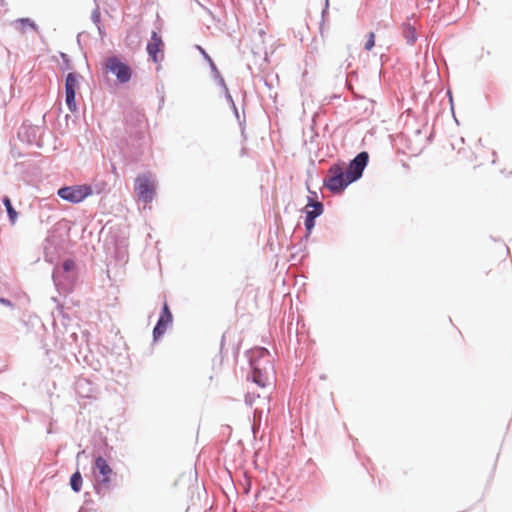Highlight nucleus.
Here are the masks:
<instances>
[{
	"label": "nucleus",
	"instance_id": "a211bd4d",
	"mask_svg": "<svg viewBox=\"0 0 512 512\" xmlns=\"http://www.w3.org/2000/svg\"><path fill=\"white\" fill-rule=\"evenodd\" d=\"M75 268V262L71 259H67L63 262V269L66 272H69Z\"/></svg>",
	"mask_w": 512,
	"mask_h": 512
},
{
	"label": "nucleus",
	"instance_id": "f3484780",
	"mask_svg": "<svg viewBox=\"0 0 512 512\" xmlns=\"http://www.w3.org/2000/svg\"><path fill=\"white\" fill-rule=\"evenodd\" d=\"M314 226H315V219L312 218V217L306 216L305 227H306V231H307L308 234L311 233V231L314 228Z\"/></svg>",
	"mask_w": 512,
	"mask_h": 512
},
{
	"label": "nucleus",
	"instance_id": "aec40b11",
	"mask_svg": "<svg viewBox=\"0 0 512 512\" xmlns=\"http://www.w3.org/2000/svg\"><path fill=\"white\" fill-rule=\"evenodd\" d=\"M0 303L4 304L6 306H12V303L9 300L5 299V298H1L0 299Z\"/></svg>",
	"mask_w": 512,
	"mask_h": 512
},
{
	"label": "nucleus",
	"instance_id": "0eeeda50",
	"mask_svg": "<svg viewBox=\"0 0 512 512\" xmlns=\"http://www.w3.org/2000/svg\"><path fill=\"white\" fill-rule=\"evenodd\" d=\"M105 67L108 71L115 74L117 80L121 83H126L131 79L132 72L130 67L115 56L107 58Z\"/></svg>",
	"mask_w": 512,
	"mask_h": 512
},
{
	"label": "nucleus",
	"instance_id": "9d476101",
	"mask_svg": "<svg viewBox=\"0 0 512 512\" xmlns=\"http://www.w3.org/2000/svg\"><path fill=\"white\" fill-rule=\"evenodd\" d=\"M172 319H173V317L169 310V307H168L167 303H164L160 318L153 330L154 339H158L165 333L168 325L171 324Z\"/></svg>",
	"mask_w": 512,
	"mask_h": 512
},
{
	"label": "nucleus",
	"instance_id": "39448f33",
	"mask_svg": "<svg viewBox=\"0 0 512 512\" xmlns=\"http://www.w3.org/2000/svg\"><path fill=\"white\" fill-rule=\"evenodd\" d=\"M82 75L77 72H70L65 79V102L71 112L77 111V103L75 100L76 92L80 88Z\"/></svg>",
	"mask_w": 512,
	"mask_h": 512
},
{
	"label": "nucleus",
	"instance_id": "9b49d317",
	"mask_svg": "<svg viewBox=\"0 0 512 512\" xmlns=\"http://www.w3.org/2000/svg\"><path fill=\"white\" fill-rule=\"evenodd\" d=\"M306 208V216L314 219L323 213V205L320 202H310Z\"/></svg>",
	"mask_w": 512,
	"mask_h": 512
},
{
	"label": "nucleus",
	"instance_id": "5701e85b",
	"mask_svg": "<svg viewBox=\"0 0 512 512\" xmlns=\"http://www.w3.org/2000/svg\"><path fill=\"white\" fill-rule=\"evenodd\" d=\"M245 152H246V151H245V148H242V149H241V154H245Z\"/></svg>",
	"mask_w": 512,
	"mask_h": 512
},
{
	"label": "nucleus",
	"instance_id": "412c9836",
	"mask_svg": "<svg viewBox=\"0 0 512 512\" xmlns=\"http://www.w3.org/2000/svg\"><path fill=\"white\" fill-rule=\"evenodd\" d=\"M61 56H62L64 62L66 63L67 68H69V59H68L67 55L62 53Z\"/></svg>",
	"mask_w": 512,
	"mask_h": 512
},
{
	"label": "nucleus",
	"instance_id": "1a4fd4ad",
	"mask_svg": "<svg viewBox=\"0 0 512 512\" xmlns=\"http://www.w3.org/2000/svg\"><path fill=\"white\" fill-rule=\"evenodd\" d=\"M163 47L161 37L156 32H152L151 40L147 44V52L153 62L159 63L163 59Z\"/></svg>",
	"mask_w": 512,
	"mask_h": 512
},
{
	"label": "nucleus",
	"instance_id": "20e7f679",
	"mask_svg": "<svg viewBox=\"0 0 512 512\" xmlns=\"http://www.w3.org/2000/svg\"><path fill=\"white\" fill-rule=\"evenodd\" d=\"M134 190L139 201L150 203L155 195V183L151 174H141L136 177Z\"/></svg>",
	"mask_w": 512,
	"mask_h": 512
},
{
	"label": "nucleus",
	"instance_id": "f03ea898",
	"mask_svg": "<svg viewBox=\"0 0 512 512\" xmlns=\"http://www.w3.org/2000/svg\"><path fill=\"white\" fill-rule=\"evenodd\" d=\"M352 182L344 167L338 164L330 167L324 180L325 186L334 193L341 192Z\"/></svg>",
	"mask_w": 512,
	"mask_h": 512
},
{
	"label": "nucleus",
	"instance_id": "7ed1b4c3",
	"mask_svg": "<svg viewBox=\"0 0 512 512\" xmlns=\"http://www.w3.org/2000/svg\"><path fill=\"white\" fill-rule=\"evenodd\" d=\"M93 194V189L88 184L73 185L62 187L58 190L57 195L70 203H80Z\"/></svg>",
	"mask_w": 512,
	"mask_h": 512
},
{
	"label": "nucleus",
	"instance_id": "6ab92c4d",
	"mask_svg": "<svg viewBox=\"0 0 512 512\" xmlns=\"http://www.w3.org/2000/svg\"><path fill=\"white\" fill-rule=\"evenodd\" d=\"M254 401H255V396H254V394H253V393H248V394L246 395V402H247L248 404L252 405V404L254 403Z\"/></svg>",
	"mask_w": 512,
	"mask_h": 512
},
{
	"label": "nucleus",
	"instance_id": "ddd939ff",
	"mask_svg": "<svg viewBox=\"0 0 512 512\" xmlns=\"http://www.w3.org/2000/svg\"><path fill=\"white\" fill-rule=\"evenodd\" d=\"M71 488L75 492H79L82 488V476L79 471H76L70 479Z\"/></svg>",
	"mask_w": 512,
	"mask_h": 512
},
{
	"label": "nucleus",
	"instance_id": "f8f14e48",
	"mask_svg": "<svg viewBox=\"0 0 512 512\" xmlns=\"http://www.w3.org/2000/svg\"><path fill=\"white\" fill-rule=\"evenodd\" d=\"M180 482L187 483V487L190 488L194 485H197V478L192 471H189L188 473H184L180 476L179 480L176 482V485H178Z\"/></svg>",
	"mask_w": 512,
	"mask_h": 512
},
{
	"label": "nucleus",
	"instance_id": "4be33fe9",
	"mask_svg": "<svg viewBox=\"0 0 512 512\" xmlns=\"http://www.w3.org/2000/svg\"><path fill=\"white\" fill-rule=\"evenodd\" d=\"M482 164H483V163H482L481 161H480V162L476 161V163H475V167H476V166H481Z\"/></svg>",
	"mask_w": 512,
	"mask_h": 512
},
{
	"label": "nucleus",
	"instance_id": "6e6552de",
	"mask_svg": "<svg viewBox=\"0 0 512 512\" xmlns=\"http://www.w3.org/2000/svg\"><path fill=\"white\" fill-rule=\"evenodd\" d=\"M369 155L367 152L359 153L349 164L346 169L347 175L353 182L362 176L363 170L368 163Z\"/></svg>",
	"mask_w": 512,
	"mask_h": 512
},
{
	"label": "nucleus",
	"instance_id": "2eb2a0df",
	"mask_svg": "<svg viewBox=\"0 0 512 512\" xmlns=\"http://www.w3.org/2000/svg\"><path fill=\"white\" fill-rule=\"evenodd\" d=\"M17 23H19L21 25L20 27V30L21 32H25V29L27 27H31V28H34L35 27V24L34 22H32L30 19L28 18H22V19H19L17 20Z\"/></svg>",
	"mask_w": 512,
	"mask_h": 512
},
{
	"label": "nucleus",
	"instance_id": "dca6fc26",
	"mask_svg": "<svg viewBox=\"0 0 512 512\" xmlns=\"http://www.w3.org/2000/svg\"><path fill=\"white\" fill-rule=\"evenodd\" d=\"M375 46V33L370 32L367 38V41L365 43V49L367 51L372 50V48Z\"/></svg>",
	"mask_w": 512,
	"mask_h": 512
},
{
	"label": "nucleus",
	"instance_id": "4468645a",
	"mask_svg": "<svg viewBox=\"0 0 512 512\" xmlns=\"http://www.w3.org/2000/svg\"><path fill=\"white\" fill-rule=\"evenodd\" d=\"M3 203H4L5 207H6V210H7V213H8L10 221L12 223H15L18 214L15 211V209L13 208L10 199L8 197H4Z\"/></svg>",
	"mask_w": 512,
	"mask_h": 512
},
{
	"label": "nucleus",
	"instance_id": "f257e3e1",
	"mask_svg": "<svg viewBox=\"0 0 512 512\" xmlns=\"http://www.w3.org/2000/svg\"><path fill=\"white\" fill-rule=\"evenodd\" d=\"M252 380L260 387H266L275 378V370L270 353L265 348L251 350Z\"/></svg>",
	"mask_w": 512,
	"mask_h": 512
},
{
	"label": "nucleus",
	"instance_id": "423d86ee",
	"mask_svg": "<svg viewBox=\"0 0 512 512\" xmlns=\"http://www.w3.org/2000/svg\"><path fill=\"white\" fill-rule=\"evenodd\" d=\"M95 474L99 489L109 490L111 488L112 478L115 476L113 469L103 457L95 459Z\"/></svg>",
	"mask_w": 512,
	"mask_h": 512
}]
</instances>
